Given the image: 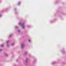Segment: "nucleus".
<instances>
[{
  "label": "nucleus",
  "mask_w": 66,
  "mask_h": 66,
  "mask_svg": "<svg viewBox=\"0 0 66 66\" xmlns=\"http://www.w3.org/2000/svg\"><path fill=\"white\" fill-rule=\"evenodd\" d=\"M1 15H0V17H1Z\"/></svg>",
  "instance_id": "ddd939ff"
},
{
  "label": "nucleus",
  "mask_w": 66,
  "mask_h": 66,
  "mask_svg": "<svg viewBox=\"0 0 66 66\" xmlns=\"http://www.w3.org/2000/svg\"><path fill=\"white\" fill-rule=\"evenodd\" d=\"M24 46V44H22L21 46V48H23Z\"/></svg>",
  "instance_id": "f257e3e1"
},
{
  "label": "nucleus",
  "mask_w": 66,
  "mask_h": 66,
  "mask_svg": "<svg viewBox=\"0 0 66 66\" xmlns=\"http://www.w3.org/2000/svg\"><path fill=\"white\" fill-rule=\"evenodd\" d=\"M20 4V2H19V3H18V5H19V4Z\"/></svg>",
  "instance_id": "0eeeda50"
},
{
  "label": "nucleus",
  "mask_w": 66,
  "mask_h": 66,
  "mask_svg": "<svg viewBox=\"0 0 66 66\" xmlns=\"http://www.w3.org/2000/svg\"><path fill=\"white\" fill-rule=\"evenodd\" d=\"M17 27H15L16 28H17Z\"/></svg>",
  "instance_id": "4468645a"
},
{
  "label": "nucleus",
  "mask_w": 66,
  "mask_h": 66,
  "mask_svg": "<svg viewBox=\"0 0 66 66\" xmlns=\"http://www.w3.org/2000/svg\"><path fill=\"white\" fill-rule=\"evenodd\" d=\"M14 45V43H12V46H13Z\"/></svg>",
  "instance_id": "20e7f679"
},
{
  "label": "nucleus",
  "mask_w": 66,
  "mask_h": 66,
  "mask_svg": "<svg viewBox=\"0 0 66 66\" xmlns=\"http://www.w3.org/2000/svg\"><path fill=\"white\" fill-rule=\"evenodd\" d=\"M9 41H7L6 42V43H9Z\"/></svg>",
  "instance_id": "39448f33"
},
{
  "label": "nucleus",
  "mask_w": 66,
  "mask_h": 66,
  "mask_svg": "<svg viewBox=\"0 0 66 66\" xmlns=\"http://www.w3.org/2000/svg\"><path fill=\"white\" fill-rule=\"evenodd\" d=\"M2 50H0V51H2Z\"/></svg>",
  "instance_id": "1a4fd4ad"
},
{
  "label": "nucleus",
  "mask_w": 66,
  "mask_h": 66,
  "mask_svg": "<svg viewBox=\"0 0 66 66\" xmlns=\"http://www.w3.org/2000/svg\"><path fill=\"white\" fill-rule=\"evenodd\" d=\"M21 23H20V22L19 23V24H21Z\"/></svg>",
  "instance_id": "9d476101"
},
{
  "label": "nucleus",
  "mask_w": 66,
  "mask_h": 66,
  "mask_svg": "<svg viewBox=\"0 0 66 66\" xmlns=\"http://www.w3.org/2000/svg\"><path fill=\"white\" fill-rule=\"evenodd\" d=\"M1 47H3L4 46V45H1Z\"/></svg>",
  "instance_id": "7ed1b4c3"
},
{
  "label": "nucleus",
  "mask_w": 66,
  "mask_h": 66,
  "mask_svg": "<svg viewBox=\"0 0 66 66\" xmlns=\"http://www.w3.org/2000/svg\"><path fill=\"white\" fill-rule=\"evenodd\" d=\"M22 28H23V29H24V26L23 25V24H22Z\"/></svg>",
  "instance_id": "f03ea898"
},
{
  "label": "nucleus",
  "mask_w": 66,
  "mask_h": 66,
  "mask_svg": "<svg viewBox=\"0 0 66 66\" xmlns=\"http://www.w3.org/2000/svg\"><path fill=\"white\" fill-rule=\"evenodd\" d=\"M11 35H10V36H9V37H10L11 36Z\"/></svg>",
  "instance_id": "423d86ee"
},
{
  "label": "nucleus",
  "mask_w": 66,
  "mask_h": 66,
  "mask_svg": "<svg viewBox=\"0 0 66 66\" xmlns=\"http://www.w3.org/2000/svg\"><path fill=\"white\" fill-rule=\"evenodd\" d=\"M26 63H27V60H26Z\"/></svg>",
  "instance_id": "f8f14e48"
},
{
  "label": "nucleus",
  "mask_w": 66,
  "mask_h": 66,
  "mask_svg": "<svg viewBox=\"0 0 66 66\" xmlns=\"http://www.w3.org/2000/svg\"><path fill=\"white\" fill-rule=\"evenodd\" d=\"M29 42H31V40H29Z\"/></svg>",
  "instance_id": "6e6552de"
},
{
  "label": "nucleus",
  "mask_w": 66,
  "mask_h": 66,
  "mask_svg": "<svg viewBox=\"0 0 66 66\" xmlns=\"http://www.w3.org/2000/svg\"><path fill=\"white\" fill-rule=\"evenodd\" d=\"M18 32H20V30H18Z\"/></svg>",
  "instance_id": "9b49d317"
}]
</instances>
